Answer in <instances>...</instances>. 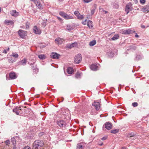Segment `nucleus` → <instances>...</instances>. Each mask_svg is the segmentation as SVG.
Here are the masks:
<instances>
[{
	"label": "nucleus",
	"instance_id": "obj_1",
	"mask_svg": "<svg viewBox=\"0 0 149 149\" xmlns=\"http://www.w3.org/2000/svg\"><path fill=\"white\" fill-rule=\"evenodd\" d=\"M44 145L42 141L38 140L35 141L33 143V149H40L41 147Z\"/></svg>",
	"mask_w": 149,
	"mask_h": 149
},
{
	"label": "nucleus",
	"instance_id": "obj_2",
	"mask_svg": "<svg viewBox=\"0 0 149 149\" xmlns=\"http://www.w3.org/2000/svg\"><path fill=\"white\" fill-rule=\"evenodd\" d=\"M18 34L21 38L24 39L27 36V32L22 29H19L18 31Z\"/></svg>",
	"mask_w": 149,
	"mask_h": 149
},
{
	"label": "nucleus",
	"instance_id": "obj_3",
	"mask_svg": "<svg viewBox=\"0 0 149 149\" xmlns=\"http://www.w3.org/2000/svg\"><path fill=\"white\" fill-rule=\"evenodd\" d=\"M59 14L61 16L64 18L66 19H71L73 18L72 16H70L66 13L62 11L60 12L59 13Z\"/></svg>",
	"mask_w": 149,
	"mask_h": 149
},
{
	"label": "nucleus",
	"instance_id": "obj_4",
	"mask_svg": "<svg viewBox=\"0 0 149 149\" xmlns=\"http://www.w3.org/2000/svg\"><path fill=\"white\" fill-rule=\"evenodd\" d=\"M82 57L81 54H78L74 58V61L75 63L79 64L81 61Z\"/></svg>",
	"mask_w": 149,
	"mask_h": 149
},
{
	"label": "nucleus",
	"instance_id": "obj_5",
	"mask_svg": "<svg viewBox=\"0 0 149 149\" xmlns=\"http://www.w3.org/2000/svg\"><path fill=\"white\" fill-rule=\"evenodd\" d=\"M57 124L61 127H65L67 123L65 121L62 120H57L56 121Z\"/></svg>",
	"mask_w": 149,
	"mask_h": 149
},
{
	"label": "nucleus",
	"instance_id": "obj_6",
	"mask_svg": "<svg viewBox=\"0 0 149 149\" xmlns=\"http://www.w3.org/2000/svg\"><path fill=\"white\" fill-rule=\"evenodd\" d=\"M132 8V4L130 3H128L126 6L125 10L127 14L130 11H131Z\"/></svg>",
	"mask_w": 149,
	"mask_h": 149
},
{
	"label": "nucleus",
	"instance_id": "obj_7",
	"mask_svg": "<svg viewBox=\"0 0 149 149\" xmlns=\"http://www.w3.org/2000/svg\"><path fill=\"white\" fill-rule=\"evenodd\" d=\"M33 33L36 34L40 35L41 33V31L40 29L36 26H33Z\"/></svg>",
	"mask_w": 149,
	"mask_h": 149
},
{
	"label": "nucleus",
	"instance_id": "obj_8",
	"mask_svg": "<svg viewBox=\"0 0 149 149\" xmlns=\"http://www.w3.org/2000/svg\"><path fill=\"white\" fill-rule=\"evenodd\" d=\"M21 110L22 109L21 107H17L13 109V112L15 113L17 115H20L21 114V113L20 112Z\"/></svg>",
	"mask_w": 149,
	"mask_h": 149
},
{
	"label": "nucleus",
	"instance_id": "obj_9",
	"mask_svg": "<svg viewBox=\"0 0 149 149\" xmlns=\"http://www.w3.org/2000/svg\"><path fill=\"white\" fill-rule=\"evenodd\" d=\"M92 104L95 106L96 110H99L100 108V104L99 102H94Z\"/></svg>",
	"mask_w": 149,
	"mask_h": 149
},
{
	"label": "nucleus",
	"instance_id": "obj_10",
	"mask_svg": "<svg viewBox=\"0 0 149 149\" xmlns=\"http://www.w3.org/2000/svg\"><path fill=\"white\" fill-rule=\"evenodd\" d=\"M60 56L59 54L56 53L52 52L50 55L51 57L53 59H58Z\"/></svg>",
	"mask_w": 149,
	"mask_h": 149
},
{
	"label": "nucleus",
	"instance_id": "obj_11",
	"mask_svg": "<svg viewBox=\"0 0 149 149\" xmlns=\"http://www.w3.org/2000/svg\"><path fill=\"white\" fill-rule=\"evenodd\" d=\"M122 33L124 34H130L132 33V31L131 29H129L126 30H123Z\"/></svg>",
	"mask_w": 149,
	"mask_h": 149
},
{
	"label": "nucleus",
	"instance_id": "obj_12",
	"mask_svg": "<svg viewBox=\"0 0 149 149\" xmlns=\"http://www.w3.org/2000/svg\"><path fill=\"white\" fill-rule=\"evenodd\" d=\"M105 127L108 130H110L112 128V124L109 122H107L105 125Z\"/></svg>",
	"mask_w": 149,
	"mask_h": 149
},
{
	"label": "nucleus",
	"instance_id": "obj_13",
	"mask_svg": "<svg viewBox=\"0 0 149 149\" xmlns=\"http://www.w3.org/2000/svg\"><path fill=\"white\" fill-rule=\"evenodd\" d=\"M84 143H80L77 144L76 149H84Z\"/></svg>",
	"mask_w": 149,
	"mask_h": 149
},
{
	"label": "nucleus",
	"instance_id": "obj_14",
	"mask_svg": "<svg viewBox=\"0 0 149 149\" xmlns=\"http://www.w3.org/2000/svg\"><path fill=\"white\" fill-rule=\"evenodd\" d=\"M9 76L10 79H15L17 78V76L15 73L11 72L9 74Z\"/></svg>",
	"mask_w": 149,
	"mask_h": 149
},
{
	"label": "nucleus",
	"instance_id": "obj_15",
	"mask_svg": "<svg viewBox=\"0 0 149 149\" xmlns=\"http://www.w3.org/2000/svg\"><path fill=\"white\" fill-rule=\"evenodd\" d=\"M63 40L62 39L60 38H58L55 39V42L59 45H61L63 43Z\"/></svg>",
	"mask_w": 149,
	"mask_h": 149
},
{
	"label": "nucleus",
	"instance_id": "obj_16",
	"mask_svg": "<svg viewBox=\"0 0 149 149\" xmlns=\"http://www.w3.org/2000/svg\"><path fill=\"white\" fill-rule=\"evenodd\" d=\"M10 14L12 16L16 17L19 15V13L17 12L15 10H13L10 12Z\"/></svg>",
	"mask_w": 149,
	"mask_h": 149
},
{
	"label": "nucleus",
	"instance_id": "obj_17",
	"mask_svg": "<svg viewBox=\"0 0 149 149\" xmlns=\"http://www.w3.org/2000/svg\"><path fill=\"white\" fill-rule=\"evenodd\" d=\"M14 22L13 20H6L4 22V24L7 25H9L10 24L13 25Z\"/></svg>",
	"mask_w": 149,
	"mask_h": 149
},
{
	"label": "nucleus",
	"instance_id": "obj_18",
	"mask_svg": "<svg viewBox=\"0 0 149 149\" xmlns=\"http://www.w3.org/2000/svg\"><path fill=\"white\" fill-rule=\"evenodd\" d=\"M67 71L69 74H72L74 72L73 69L71 67H68L67 69Z\"/></svg>",
	"mask_w": 149,
	"mask_h": 149
},
{
	"label": "nucleus",
	"instance_id": "obj_19",
	"mask_svg": "<svg viewBox=\"0 0 149 149\" xmlns=\"http://www.w3.org/2000/svg\"><path fill=\"white\" fill-rule=\"evenodd\" d=\"M97 67L95 64H92L90 66L91 69L93 70L96 71L97 70Z\"/></svg>",
	"mask_w": 149,
	"mask_h": 149
},
{
	"label": "nucleus",
	"instance_id": "obj_20",
	"mask_svg": "<svg viewBox=\"0 0 149 149\" xmlns=\"http://www.w3.org/2000/svg\"><path fill=\"white\" fill-rule=\"evenodd\" d=\"M35 3H36V6L38 8L40 9L42 8V6L41 4L40 3L39 0H37V1H36V2H35Z\"/></svg>",
	"mask_w": 149,
	"mask_h": 149
},
{
	"label": "nucleus",
	"instance_id": "obj_21",
	"mask_svg": "<svg viewBox=\"0 0 149 149\" xmlns=\"http://www.w3.org/2000/svg\"><path fill=\"white\" fill-rule=\"evenodd\" d=\"M142 59V56L139 54H136L135 58L134 59V61H138Z\"/></svg>",
	"mask_w": 149,
	"mask_h": 149
},
{
	"label": "nucleus",
	"instance_id": "obj_22",
	"mask_svg": "<svg viewBox=\"0 0 149 149\" xmlns=\"http://www.w3.org/2000/svg\"><path fill=\"white\" fill-rule=\"evenodd\" d=\"M142 10L143 12L148 11L149 10V6H144L142 8Z\"/></svg>",
	"mask_w": 149,
	"mask_h": 149
},
{
	"label": "nucleus",
	"instance_id": "obj_23",
	"mask_svg": "<svg viewBox=\"0 0 149 149\" xmlns=\"http://www.w3.org/2000/svg\"><path fill=\"white\" fill-rule=\"evenodd\" d=\"M87 25L90 28H92L93 27V22L92 21L89 20L88 21Z\"/></svg>",
	"mask_w": 149,
	"mask_h": 149
},
{
	"label": "nucleus",
	"instance_id": "obj_24",
	"mask_svg": "<svg viewBox=\"0 0 149 149\" xmlns=\"http://www.w3.org/2000/svg\"><path fill=\"white\" fill-rule=\"evenodd\" d=\"M75 45V43H71L70 44L67 45L66 46V47L69 49H71V48L74 47Z\"/></svg>",
	"mask_w": 149,
	"mask_h": 149
},
{
	"label": "nucleus",
	"instance_id": "obj_25",
	"mask_svg": "<svg viewBox=\"0 0 149 149\" xmlns=\"http://www.w3.org/2000/svg\"><path fill=\"white\" fill-rule=\"evenodd\" d=\"M119 37L118 34H115L113 37L111 39V40H114L118 39Z\"/></svg>",
	"mask_w": 149,
	"mask_h": 149
},
{
	"label": "nucleus",
	"instance_id": "obj_26",
	"mask_svg": "<svg viewBox=\"0 0 149 149\" xmlns=\"http://www.w3.org/2000/svg\"><path fill=\"white\" fill-rule=\"evenodd\" d=\"M119 131V129H113L110 132L112 134H116V133H118V132Z\"/></svg>",
	"mask_w": 149,
	"mask_h": 149
},
{
	"label": "nucleus",
	"instance_id": "obj_27",
	"mask_svg": "<svg viewBox=\"0 0 149 149\" xmlns=\"http://www.w3.org/2000/svg\"><path fill=\"white\" fill-rule=\"evenodd\" d=\"M96 43V41L95 40H93L89 42V45L93 46Z\"/></svg>",
	"mask_w": 149,
	"mask_h": 149
},
{
	"label": "nucleus",
	"instance_id": "obj_28",
	"mask_svg": "<svg viewBox=\"0 0 149 149\" xmlns=\"http://www.w3.org/2000/svg\"><path fill=\"white\" fill-rule=\"evenodd\" d=\"M38 58L40 59L43 60L45 58L46 56L44 54H40L38 55Z\"/></svg>",
	"mask_w": 149,
	"mask_h": 149
},
{
	"label": "nucleus",
	"instance_id": "obj_29",
	"mask_svg": "<svg viewBox=\"0 0 149 149\" xmlns=\"http://www.w3.org/2000/svg\"><path fill=\"white\" fill-rule=\"evenodd\" d=\"M27 61L26 59L24 58L21 61V63L23 65H24L26 64Z\"/></svg>",
	"mask_w": 149,
	"mask_h": 149
},
{
	"label": "nucleus",
	"instance_id": "obj_30",
	"mask_svg": "<svg viewBox=\"0 0 149 149\" xmlns=\"http://www.w3.org/2000/svg\"><path fill=\"white\" fill-rule=\"evenodd\" d=\"M12 143L13 145H15L16 143V141L14 138H12L11 139Z\"/></svg>",
	"mask_w": 149,
	"mask_h": 149
},
{
	"label": "nucleus",
	"instance_id": "obj_31",
	"mask_svg": "<svg viewBox=\"0 0 149 149\" xmlns=\"http://www.w3.org/2000/svg\"><path fill=\"white\" fill-rule=\"evenodd\" d=\"M113 7L116 9H117L118 8L119 6L118 4L117 3H113Z\"/></svg>",
	"mask_w": 149,
	"mask_h": 149
},
{
	"label": "nucleus",
	"instance_id": "obj_32",
	"mask_svg": "<svg viewBox=\"0 0 149 149\" xmlns=\"http://www.w3.org/2000/svg\"><path fill=\"white\" fill-rule=\"evenodd\" d=\"M77 18L80 20L82 19L84 17L83 15H81L80 14V15H78L77 17Z\"/></svg>",
	"mask_w": 149,
	"mask_h": 149
},
{
	"label": "nucleus",
	"instance_id": "obj_33",
	"mask_svg": "<svg viewBox=\"0 0 149 149\" xmlns=\"http://www.w3.org/2000/svg\"><path fill=\"white\" fill-rule=\"evenodd\" d=\"M12 56H13L15 58H17L18 57V55L17 54L15 53H13L11 55Z\"/></svg>",
	"mask_w": 149,
	"mask_h": 149
},
{
	"label": "nucleus",
	"instance_id": "obj_34",
	"mask_svg": "<svg viewBox=\"0 0 149 149\" xmlns=\"http://www.w3.org/2000/svg\"><path fill=\"white\" fill-rule=\"evenodd\" d=\"M31 66L32 67V69L34 70H35V71H36V70H37V68L36 67V66H34V65L33 64H31Z\"/></svg>",
	"mask_w": 149,
	"mask_h": 149
},
{
	"label": "nucleus",
	"instance_id": "obj_35",
	"mask_svg": "<svg viewBox=\"0 0 149 149\" xmlns=\"http://www.w3.org/2000/svg\"><path fill=\"white\" fill-rule=\"evenodd\" d=\"M67 29L68 31H71L72 29V27L70 25H68L66 28Z\"/></svg>",
	"mask_w": 149,
	"mask_h": 149
},
{
	"label": "nucleus",
	"instance_id": "obj_36",
	"mask_svg": "<svg viewBox=\"0 0 149 149\" xmlns=\"http://www.w3.org/2000/svg\"><path fill=\"white\" fill-rule=\"evenodd\" d=\"M74 15L77 17L78 15H80V13L78 11H76L74 12Z\"/></svg>",
	"mask_w": 149,
	"mask_h": 149
},
{
	"label": "nucleus",
	"instance_id": "obj_37",
	"mask_svg": "<svg viewBox=\"0 0 149 149\" xmlns=\"http://www.w3.org/2000/svg\"><path fill=\"white\" fill-rule=\"evenodd\" d=\"M138 103L136 102H134L132 103V105L134 107H137L138 106Z\"/></svg>",
	"mask_w": 149,
	"mask_h": 149
},
{
	"label": "nucleus",
	"instance_id": "obj_38",
	"mask_svg": "<svg viewBox=\"0 0 149 149\" xmlns=\"http://www.w3.org/2000/svg\"><path fill=\"white\" fill-rule=\"evenodd\" d=\"M9 50V48H8L7 49H5L3 50V52L5 54H6L7 52V51Z\"/></svg>",
	"mask_w": 149,
	"mask_h": 149
},
{
	"label": "nucleus",
	"instance_id": "obj_39",
	"mask_svg": "<svg viewBox=\"0 0 149 149\" xmlns=\"http://www.w3.org/2000/svg\"><path fill=\"white\" fill-rule=\"evenodd\" d=\"M75 77L77 78H80V74L79 73H77L76 74Z\"/></svg>",
	"mask_w": 149,
	"mask_h": 149
},
{
	"label": "nucleus",
	"instance_id": "obj_40",
	"mask_svg": "<svg viewBox=\"0 0 149 149\" xmlns=\"http://www.w3.org/2000/svg\"><path fill=\"white\" fill-rule=\"evenodd\" d=\"M26 26L27 29L29 28V23L28 22H27L26 23Z\"/></svg>",
	"mask_w": 149,
	"mask_h": 149
},
{
	"label": "nucleus",
	"instance_id": "obj_41",
	"mask_svg": "<svg viewBox=\"0 0 149 149\" xmlns=\"http://www.w3.org/2000/svg\"><path fill=\"white\" fill-rule=\"evenodd\" d=\"M5 142V143L7 145H8L10 143V141L9 140H6Z\"/></svg>",
	"mask_w": 149,
	"mask_h": 149
},
{
	"label": "nucleus",
	"instance_id": "obj_42",
	"mask_svg": "<svg viewBox=\"0 0 149 149\" xmlns=\"http://www.w3.org/2000/svg\"><path fill=\"white\" fill-rule=\"evenodd\" d=\"M140 3L143 4H144L145 3L146 0H140Z\"/></svg>",
	"mask_w": 149,
	"mask_h": 149
},
{
	"label": "nucleus",
	"instance_id": "obj_43",
	"mask_svg": "<svg viewBox=\"0 0 149 149\" xmlns=\"http://www.w3.org/2000/svg\"><path fill=\"white\" fill-rule=\"evenodd\" d=\"M57 19H58V20L59 21L61 22H62L63 19H62L61 18L58 16L57 17Z\"/></svg>",
	"mask_w": 149,
	"mask_h": 149
},
{
	"label": "nucleus",
	"instance_id": "obj_44",
	"mask_svg": "<svg viewBox=\"0 0 149 149\" xmlns=\"http://www.w3.org/2000/svg\"><path fill=\"white\" fill-rule=\"evenodd\" d=\"M23 149H31V148L29 146H27L24 147Z\"/></svg>",
	"mask_w": 149,
	"mask_h": 149
},
{
	"label": "nucleus",
	"instance_id": "obj_45",
	"mask_svg": "<svg viewBox=\"0 0 149 149\" xmlns=\"http://www.w3.org/2000/svg\"><path fill=\"white\" fill-rule=\"evenodd\" d=\"M95 12V9H92L91 11V14L92 15H93L94 13Z\"/></svg>",
	"mask_w": 149,
	"mask_h": 149
},
{
	"label": "nucleus",
	"instance_id": "obj_46",
	"mask_svg": "<svg viewBox=\"0 0 149 149\" xmlns=\"http://www.w3.org/2000/svg\"><path fill=\"white\" fill-rule=\"evenodd\" d=\"M109 54H110V56H113L114 55V53L112 52H109L108 53V55L109 56H110Z\"/></svg>",
	"mask_w": 149,
	"mask_h": 149
},
{
	"label": "nucleus",
	"instance_id": "obj_47",
	"mask_svg": "<svg viewBox=\"0 0 149 149\" xmlns=\"http://www.w3.org/2000/svg\"><path fill=\"white\" fill-rule=\"evenodd\" d=\"M86 19L85 21H82V23L84 25H85L86 24Z\"/></svg>",
	"mask_w": 149,
	"mask_h": 149
},
{
	"label": "nucleus",
	"instance_id": "obj_48",
	"mask_svg": "<svg viewBox=\"0 0 149 149\" xmlns=\"http://www.w3.org/2000/svg\"><path fill=\"white\" fill-rule=\"evenodd\" d=\"M84 2L85 3H88L90 2L88 0H84Z\"/></svg>",
	"mask_w": 149,
	"mask_h": 149
},
{
	"label": "nucleus",
	"instance_id": "obj_49",
	"mask_svg": "<svg viewBox=\"0 0 149 149\" xmlns=\"http://www.w3.org/2000/svg\"><path fill=\"white\" fill-rule=\"evenodd\" d=\"M107 139V137H103L101 139L102 140H106Z\"/></svg>",
	"mask_w": 149,
	"mask_h": 149
},
{
	"label": "nucleus",
	"instance_id": "obj_50",
	"mask_svg": "<svg viewBox=\"0 0 149 149\" xmlns=\"http://www.w3.org/2000/svg\"><path fill=\"white\" fill-rule=\"evenodd\" d=\"M141 27L142 28L144 29L145 28V26L143 25H141Z\"/></svg>",
	"mask_w": 149,
	"mask_h": 149
},
{
	"label": "nucleus",
	"instance_id": "obj_51",
	"mask_svg": "<svg viewBox=\"0 0 149 149\" xmlns=\"http://www.w3.org/2000/svg\"><path fill=\"white\" fill-rule=\"evenodd\" d=\"M134 135L133 134H130L129 135V136H130V137H132V136H134Z\"/></svg>",
	"mask_w": 149,
	"mask_h": 149
},
{
	"label": "nucleus",
	"instance_id": "obj_52",
	"mask_svg": "<svg viewBox=\"0 0 149 149\" xmlns=\"http://www.w3.org/2000/svg\"><path fill=\"white\" fill-rule=\"evenodd\" d=\"M102 10L103 11L104 13H105V14H106L107 13V11L104 10L103 8H102Z\"/></svg>",
	"mask_w": 149,
	"mask_h": 149
},
{
	"label": "nucleus",
	"instance_id": "obj_53",
	"mask_svg": "<svg viewBox=\"0 0 149 149\" xmlns=\"http://www.w3.org/2000/svg\"><path fill=\"white\" fill-rule=\"evenodd\" d=\"M42 25L43 26H46V23H45V22H43L42 23Z\"/></svg>",
	"mask_w": 149,
	"mask_h": 149
},
{
	"label": "nucleus",
	"instance_id": "obj_54",
	"mask_svg": "<svg viewBox=\"0 0 149 149\" xmlns=\"http://www.w3.org/2000/svg\"><path fill=\"white\" fill-rule=\"evenodd\" d=\"M12 62H14L15 61L13 60H12V58H10L9 59V60H10Z\"/></svg>",
	"mask_w": 149,
	"mask_h": 149
},
{
	"label": "nucleus",
	"instance_id": "obj_55",
	"mask_svg": "<svg viewBox=\"0 0 149 149\" xmlns=\"http://www.w3.org/2000/svg\"><path fill=\"white\" fill-rule=\"evenodd\" d=\"M16 147L15 145H14V147H13V149H16Z\"/></svg>",
	"mask_w": 149,
	"mask_h": 149
},
{
	"label": "nucleus",
	"instance_id": "obj_56",
	"mask_svg": "<svg viewBox=\"0 0 149 149\" xmlns=\"http://www.w3.org/2000/svg\"><path fill=\"white\" fill-rule=\"evenodd\" d=\"M135 37L136 38H138L139 37V36L138 35L137 33H136V34L135 35Z\"/></svg>",
	"mask_w": 149,
	"mask_h": 149
},
{
	"label": "nucleus",
	"instance_id": "obj_57",
	"mask_svg": "<svg viewBox=\"0 0 149 149\" xmlns=\"http://www.w3.org/2000/svg\"><path fill=\"white\" fill-rule=\"evenodd\" d=\"M126 148L125 147H123L122 148V149H126Z\"/></svg>",
	"mask_w": 149,
	"mask_h": 149
},
{
	"label": "nucleus",
	"instance_id": "obj_58",
	"mask_svg": "<svg viewBox=\"0 0 149 149\" xmlns=\"http://www.w3.org/2000/svg\"><path fill=\"white\" fill-rule=\"evenodd\" d=\"M31 1H34L35 3V2H36V1H37V0H31Z\"/></svg>",
	"mask_w": 149,
	"mask_h": 149
},
{
	"label": "nucleus",
	"instance_id": "obj_59",
	"mask_svg": "<svg viewBox=\"0 0 149 149\" xmlns=\"http://www.w3.org/2000/svg\"><path fill=\"white\" fill-rule=\"evenodd\" d=\"M58 1H59V2H61L63 1V0H58Z\"/></svg>",
	"mask_w": 149,
	"mask_h": 149
},
{
	"label": "nucleus",
	"instance_id": "obj_60",
	"mask_svg": "<svg viewBox=\"0 0 149 149\" xmlns=\"http://www.w3.org/2000/svg\"><path fill=\"white\" fill-rule=\"evenodd\" d=\"M134 49H136V47H134Z\"/></svg>",
	"mask_w": 149,
	"mask_h": 149
},
{
	"label": "nucleus",
	"instance_id": "obj_61",
	"mask_svg": "<svg viewBox=\"0 0 149 149\" xmlns=\"http://www.w3.org/2000/svg\"><path fill=\"white\" fill-rule=\"evenodd\" d=\"M100 146H102V143L101 144H100Z\"/></svg>",
	"mask_w": 149,
	"mask_h": 149
}]
</instances>
